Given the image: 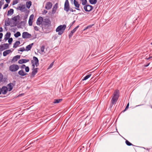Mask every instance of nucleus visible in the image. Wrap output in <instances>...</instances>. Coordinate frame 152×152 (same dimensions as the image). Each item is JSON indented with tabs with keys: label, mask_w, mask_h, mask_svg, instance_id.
I'll list each match as a JSON object with an SVG mask.
<instances>
[{
	"label": "nucleus",
	"mask_w": 152,
	"mask_h": 152,
	"mask_svg": "<svg viewBox=\"0 0 152 152\" xmlns=\"http://www.w3.org/2000/svg\"><path fill=\"white\" fill-rule=\"evenodd\" d=\"M51 22L48 18L44 19L42 24V29L44 32L47 33V30L51 26Z\"/></svg>",
	"instance_id": "nucleus-1"
},
{
	"label": "nucleus",
	"mask_w": 152,
	"mask_h": 152,
	"mask_svg": "<svg viewBox=\"0 0 152 152\" xmlns=\"http://www.w3.org/2000/svg\"><path fill=\"white\" fill-rule=\"evenodd\" d=\"M119 91L118 89H116L114 91L111 100V102L113 105L116 103L119 96Z\"/></svg>",
	"instance_id": "nucleus-2"
},
{
	"label": "nucleus",
	"mask_w": 152,
	"mask_h": 152,
	"mask_svg": "<svg viewBox=\"0 0 152 152\" xmlns=\"http://www.w3.org/2000/svg\"><path fill=\"white\" fill-rule=\"evenodd\" d=\"M66 28V25L65 24L61 25L58 26L56 28V31L58 32L59 35H61L63 34Z\"/></svg>",
	"instance_id": "nucleus-3"
},
{
	"label": "nucleus",
	"mask_w": 152,
	"mask_h": 152,
	"mask_svg": "<svg viewBox=\"0 0 152 152\" xmlns=\"http://www.w3.org/2000/svg\"><path fill=\"white\" fill-rule=\"evenodd\" d=\"M33 59L34 60L35 63H34V61L33 60H31V62L32 64L33 69H35V65L36 67H37L39 65V60L37 57L33 56Z\"/></svg>",
	"instance_id": "nucleus-4"
},
{
	"label": "nucleus",
	"mask_w": 152,
	"mask_h": 152,
	"mask_svg": "<svg viewBox=\"0 0 152 152\" xmlns=\"http://www.w3.org/2000/svg\"><path fill=\"white\" fill-rule=\"evenodd\" d=\"M19 68V67L17 64H13L10 65L9 67V70L11 72H15Z\"/></svg>",
	"instance_id": "nucleus-5"
},
{
	"label": "nucleus",
	"mask_w": 152,
	"mask_h": 152,
	"mask_svg": "<svg viewBox=\"0 0 152 152\" xmlns=\"http://www.w3.org/2000/svg\"><path fill=\"white\" fill-rule=\"evenodd\" d=\"M83 8L86 12H89L92 10L93 8V7L91 5L87 4L85 5Z\"/></svg>",
	"instance_id": "nucleus-6"
},
{
	"label": "nucleus",
	"mask_w": 152,
	"mask_h": 152,
	"mask_svg": "<svg viewBox=\"0 0 152 152\" xmlns=\"http://www.w3.org/2000/svg\"><path fill=\"white\" fill-rule=\"evenodd\" d=\"M64 10L68 12L69 10V5L68 0H66L64 5Z\"/></svg>",
	"instance_id": "nucleus-7"
},
{
	"label": "nucleus",
	"mask_w": 152,
	"mask_h": 152,
	"mask_svg": "<svg viewBox=\"0 0 152 152\" xmlns=\"http://www.w3.org/2000/svg\"><path fill=\"white\" fill-rule=\"evenodd\" d=\"M7 91L8 88L6 86H3L1 88H0V94L1 93L4 94H6L7 93Z\"/></svg>",
	"instance_id": "nucleus-8"
},
{
	"label": "nucleus",
	"mask_w": 152,
	"mask_h": 152,
	"mask_svg": "<svg viewBox=\"0 0 152 152\" xmlns=\"http://www.w3.org/2000/svg\"><path fill=\"white\" fill-rule=\"evenodd\" d=\"M22 37L23 38H29L31 37V35L27 32H23L22 35Z\"/></svg>",
	"instance_id": "nucleus-9"
},
{
	"label": "nucleus",
	"mask_w": 152,
	"mask_h": 152,
	"mask_svg": "<svg viewBox=\"0 0 152 152\" xmlns=\"http://www.w3.org/2000/svg\"><path fill=\"white\" fill-rule=\"evenodd\" d=\"M0 48L1 49V50L2 51L9 48V45L8 43L1 44L0 45Z\"/></svg>",
	"instance_id": "nucleus-10"
},
{
	"label": "nucleus",
	"mask_w": 152,
	"mask_h": 152,
	"mask_svg": "<svg viewBox=\"0 0 152 152\" xmlns=\"http://www.w3.org/2000/svg\"><path fill=\"white\" fill-rule=\"evenodd\" d=\"M43 20V18L41 17H39L37 19V22L36 24L37 25H40V24H42Z\"/></svg>",
	"instance_id": "nucleus-11"
},
{
	"label": "nucleus",
	"mask_w": 152,
	"mask_h": 152,
	"mask_svg": "<svg viewBox=\"0 0 152 152\" xmlns=\"http://www.w3.org/2000/svg\"><path fill=\"white\" fill-rule=\"evenodd\" d=\"M86 149L84 146H81L78 148L77 152H86Z\"/></svg>",
	"instance_id": "nucleus-12"
},
{
	"label": "nucleus",
	"mask_w": 152,
	"mask_h": 152,
	"mask_svg": "<svg viewBox=\"0 0 152 152\" xmlns=\"http://www.w3.org/2000/svg\"><path fill=\"white\" fill-rule=\"evenodd\" d=\"M17 9L20 10L21 12H24L26 11V10H25V9H26V8L25 5H22L21 6H19L18 7Z\"/></svg>",
	"instance_id": "nucleus-13"
},
{
	"label": "nucleus",
	"mask_w": 152,
	"mask_h": 152,
	"mask_svg": "<svg viewBox=\"0 0 152 152\" xmlns=\"http://www.w3.org/2000/svg\"><path fill=\"white\" fill-rule=\"evenodd\" d=\"M52 6V3L50 2H48L45 6V8L48 10L50 9Z\"/></svg>",
	"instance_id": "nucleus-14"
},
{
	"label": "nucleus",
	"mask_w": 152,
	"mask_h": 152,
	"mask_svg": "<svg viewBox=\"0 0 152 152\" xmlns=\"http://www.w3.org/2000/svg\"><path fill=\"white\" fill-rule=\"evenodd\" d=\"M74 4L76 7L75 9L78 10H80L78 8L79 7L80 4H79L78 2L76 0H74Z\"/></svg>",
	"instance_id": "nucleus-15"
},
{
	"label": "nucleus",
	"mask_w": 152,
	"mask_h": 152,
	"mask_svg": "<svg viewBox=\"0 0 152 152\" xmlns=\"http://www.w3.org/2000/svg\"><path fill=\"white\" fill-rule=\"evenodd\" d=\"M38 69V68H37L33 69V71L31 72V77H34V76L37 73V70Z\"/></svg>",
	"instance_id": "nucleus-16"
},
{
	"label": "nucleus",
	"mask_w": 152,
	"mask_h": 152,
	"mask_svg": "<svg viewBox=\"0 0 152 152\" xmlns=\"http://www.w3.org/2000/svg\"><path fill=\"white\" fill-rule=\"evenodd\" d=\"M29 61V59H22L18 61V63L19 64H22L23 63H25Z\"/></svg>",
	"instance_id": "nucleus-17"
},
{
	"label": "nucleus",
	"mask_w": 152,
	"mask_h": 152,
	"mask_svg": "<svg viewBox=\"0 0 152 152\" xmlns=\"http://www.w3.org/2000/svg\"><path fill=\"white\" fill-rule=\"evenodd\" d=\"M11 36V33L10 32H7L5 35L4 40L6 41L8 40L10 38Z\"/></svg>",
	"instance_id": "nucleus-18"
},
{
	"label": "nucleus",
	"mask_w": 152,
	"mask_h": 152,
	"mask_svg": "<svg viewBox=\"0 0 152 152\" xmlns=\"http://www.w3.org/2000/svg\"><path fill=\"white\" fill-rule=\"evenodd\" d=\"M18 74L22 76H23L27 74V73L25 72L23 70H21L18 71Z\"/></svg>",
	"instance_id": "nucleus-19"
},
{
	"label": "nucleus",
	"mask_w": 152,
	"mask_h": 152,
	"mask_svg": "<svg viewBox=\"0 0 152 152\" xmlns=\"http://www.w3.org/2000/svg\"><path fill=\"white\" fill-rule=\"evenodd\" d=\"M13 83H10L7 85V86L8 87V91H10L13 88Z\"/></svg>",
	"instance_id": "nucleus-20"
},
{
	"label": "nucleus",
	"mask_w": 152,
	"mask_h": 152,
	"mask_svg": "<svg viewBox=\"0 0 152 152\" xmlns=\"http://www.w3.org/2000/svg\"><path fill=\"white\" fill-rule=\"evenodd\" d=\"M26 22L25 21H21L20 23L19 26H18V28H22V27H24Z\"/></svg>",
	"instance_id": "nucleus-21"
},
{
	"label": "nucleus",
	"mask_w": 152,
	"mask_h": 152,
	"mask_svg": "<svg viewBox=\"0 0 152 152\" xmlns=\"http://www.w3.org/2000/svg\"><path fill=\"white\" fill-rule=\"evenodd\" d=\"M33 44V43H32L29 45H28L26 47V49L25 50H26L27 51H28L30 50L31 49Z\"/></svg>",
	"instance_id": "nucleus-22"
},
{
	"label": "nucleus",
	"mask_w": 152,
	"mask_h": 152,
	"mask_svg": "<svg viewBox=\"0 0 152 152\" xmlns=\"http://www.w3.org/2000/svg\"><path fill=\"white\" fill-rule=\"evenodd\" d=\"M12 51L10 50H5L3 53V55L4 56H6L7 55L11 52Z\"/></svg>",
	"instance_id": "nucleus-23"
},
{
	"label": "nucleus",
	"mask_w": 152,
	"mask_h": 152,
	"mask_svg": "<svg viewBox=\"0 0 152 152\" xmlns=\"http://www.w3.org/2000/svg\"><path fill=\"white\" fill-rule=\"evenodd\" d=\"M20 58V55H17V56H14L12 59V61H14V62H15V61H16L18 59H19Z\"/></svg>",
	"instance_id": "nucleus-24"
},
{
	"label": "nucleus",
	"mask_w": 152,
	"mask_h": 152,
	"mask_svg": "<svg viewBox=\"0 0 152 152\" xmlns=\"http://www.w3.org/2000/svg\"><path fill=\"white\" fill-rule=\"evenodd\" d=\"M32 5V3L31 1H27L26 2V7L28 9H29Z\"/></svg>",
	"instance_id": "nucleus-25"
},
{
	"label": "nucleus",
	"mask_w": 152,
	"mask_h": 152,
	"mask_svg": "<svg viewBox=\"0 0 152 152\" xmlns=\"http://www.w3.org/2000/svg\"><path fill=\"white\" fill-rule=\"evenodd\" d=\"M14 13V10L12 9H10V10H8L7 12V15L8 16L10 15H11L13 14Z\"/></svg>",
	"instance_id": "nucleus-26"
},
{
	"label": "nucleus",
	"mask_w": 152,
	"mask_h": 152,
	"mask_svg": "<svg viewBox=\"0 0 152 152\" xmlns=\"http://www.w3.org/2000/svg\"><path fill=\"white\" fill-rule=\"evenodd\" d=\"M20 42L19 41H16L14 44L13 48H16L20 44Z\"/></svg>",
	"instance_id": "nucleus-27"
},
{
	"label": "nucleus",
	"mask_w": 152,
	"mask_h": 152,
	"mask_svg": "<svg viewBox=\"0 0 152 152\" xmlns=\"http://www.w3.org/2000/svg\"><path fill=\"white\" fill-rule=\"evenodd\" d=\"M62 100V99H55L53 103L54 104L58 103Z\"/></svg>",
	"instance_id": "nucleus-28"
},
{
	"label": "nucleus",
	"mask_w": 152,
	"mask_h": 152,
	"mask_svg": "<svg viewBox=\"0 0 152 152\" xmlns=\"http://www.w3.org/2000/svg\"><path fill=\"white\" fill-rule=\"evenodd\" d=\"M89 2L91 4H95L97 2V0H89Z\"/></svg>",
	"instance_id": "nucleus-29"
},
{
	"label": "nucleus",
	"mask_w": 152,
	"mask_h": 152,
	"mask_svg": "<svg viewBox=\"0 0 152 152\" xmlns=\"http://www.w3.org/2000/svg\"><path fill=\"white\" fill-rule=\"evenodd\" d=\"M10 22L9 21V18H8L7 20H5V25L6 26H8L10 25Z\"/></svg>",
	"instance_id": "nucleus-30"
},
{
	"label": "nucleus",
	"mask_w": 152,
	"mask_h": 152,
	"mask_svg": "<svg viewBox=\"0 0 152 152\" xmlns=\"http://www.w3.org/2000/svg\"><path fill=\"white\" fill-rule=\"evenodd\" d=\"M91 74H89L88 75H86V76H85L83 78L82 80H86L88 79V78H89L91 76Z\"/></svg>",
	"instance_id": "nucleus-31"
},
{
	"label": "nucleus",
	"mask_w": 152,
	"mask_h": 152,
	"mask_svg": "<svg viewBox=\"0 0 152 152\" xmlns=\"http://www.w3.org/2000/svg\"><path fill=\"white\" fill-rule=\"evenodd\" d=\"M19 18L20 16L19 15H18L12 18V20H14L15 22H16L17 21V19H19Z\"/></svg>",
	"instance_id": "nucleus-32"
},
{
	"label": "nucleus",
	"mask_w": 152,
	"mask_h": 152,
	"mask_svg": "<svg viewBox=\"0 0 152 152\" xmlns=\"http://www.w3.org/2000/svg\"><path fill=\"white\" fill-rule=\"evenodd\" d=\"M21 35L20 33L19 32H17L15 34H14V36L16 38L20 36Z\"/></svg>",
	"instance_id": "nucleus-33"
},
{
	"label": "nucleus",
	"mask_w": 152,
	"mask_h": 152,
	"mask_svg": "<svg viewBox=\"0 0 152 152\" xmlns=\"http://www.w3.org/2000/svg\"><path fill=\"white\" fill-rule=\"evenodd\" d=\"M125 143L128 146L133 145L129 141L126 140L125 141Z\"/></svg>",
	"instance_id": "nucleus-34"
},
{
	"label": "nucleus",
	"mask_w": 152,
	"mask_h": 152,
	"mask_svg": "<svg viewBox=\"0 0 152 152\" xmlns=\"http://www.w3.org/2000/svg\"><path fill=\"white\" fill-rule=\"evenodd\" d=\"M129 103H128V104H127L126 106V107H125V109L122 111L121 112V113H124L125 112L126 110H127L128 108H129Z\"/></svg>",
	"instance_id": "nucleus-35"
},
{
	"label": "nucleus",
	"mask_w": 152,
	"mask_h": 152,
	"mask_svg": "<svg viewBox=\"0 0 152 152\" xmlns=\"http://www.w3.org/2000/svg\"><path fill=\"white\" fill-rule=\"evenodd\" d=\"M82 1V4L83 5H86V4L87 3V0H81Z\"/></svg>",
	"instance_id": "nucleus-36"
},
{
	"label": "nucleus",
	"mask_w": 152,
	"mask_h": 152,
	"mask_svg": "<svg viewBox=\"0 0 152 152\" xmlns=\"http://www.w3.org/2000/svg\"><path fill=\"white\" fill-rule=\"evenodd\" d=\"M94 25V24H92L88 25L84 29V30L85 31L87 29L90 28L92 27V26Z\"/></svg>",
	"instance_id": "nucleus-37"
},
{
	"label": "nucleus",
	"mask_w": 152,
	"mask_h": 152,
	"mask_svg": "<svg viewBox=\"0 0 152 152\" xmlns=\"http://www.w3.org/2000/svg\"><path fill=\"white\" fill-rule=\"evenodd\" d=\"M79 27V25L77 26L75 28H74L73 30L71 31V32H72V33H74L77 30V28Z\"/></svg>",
	"instance_id": "nucleus-38"
},
{
	"label": "nucleus",
	"mask_w": 152,
	"mask_h": 152,
	"mask_svg": "<svg viewBox=\"0 0 152 152\" xmlns=\"http://www.w3.org/2000/svg\"><path fill=\"white\" fill-rule=\"evenodd\" d=\"M19 0H14L12 2V5H15V4H17Z\"/></svg>",
	"instance_id": "nucleus-39"
},
{
	"label": "nucleus",
	"mask_w": 152,
	"mask_h": 152,
	"mask_svg": "<svg viewBox=\"0 0 152 152\" xmlns=\"http://www.w3.org/2000/svg\"><path fill=\"white\" fill-rule=\"evenodd\" d=\"M56 10H57V8L56 7H53V8L52 11V13L54 14L55 13V12L56 11Z\"/></svg>",
	"instance_id": "nucleus-40"
},
{
	"label": "nucleus",
	"mask_w": 152,
	"mask_h": 152,
	"mask_svg": "<svg viewBox=\"0 0 152 152\" xmlns=\"http://www.w3.org/2000/svg\"><path fill=\"white\" fill-rule=\"evenodd\" d=\"M26 50L25 48L24 47H23L22 48H20L18 50V51H19L21 52H23L24 51Z\"/></svg>",
	"instance_id": "nucleus-41"
},
{
	"label": "nucleus",
	"mask_w": 152,
	"mask_h": 152,
	"mask_svg": "<svg viewBox=\"0 0 152 152\" xmlns=\"http://www.w3.org/2000/svg\"><path fill=\"white\" fill-rule=\"evenodd\" d=\"M8 40V42L9 43V44L10 45L11 44L13 41V39H12V38H10Z\"/></svg>",
	"instance_id": "nucleus-42"
},
{
	"label": "nucleus",
	"mask_w": 152,
	"mask_h": 152,
	"mask_svg": "<svg viewBox=\"0 0 152 152\" xmlns=\"http://www.w3.org/2000/svg\"><path fill=\"white\" fill-rule=\"evenodd\" d=\"M34 17V15L33 14L31 15L29 17V20H33Z\"/></svg>",
	"instance_id": "nucleus-43"
},
{
	"label": "nucleus",
	"mask_w": 152,
	"mask_h": 152,
	"mask_svg": "<svg viewBox=\"0 0 152 152\" xmlns=\"http://www.w3.org/2000/svg\"><path fill=\"white\" fill-rule=\"evenodd\" d=\"M25 70L26 72H28L29 71V67L28 66H26L25 68Z\"/></svg>",
	"instance_id": "nucleus-44"
},
{
	"label": "nucleus",
	"mask_w": 152,
	"mask_h": 152,
	"mask_svg": "<svg viewBox=\"0 0 152 152\" xmlns=\"http://www.w3.org/2000/svg\"><path fill=\"white\" fill-rule=\"evenodd\" d=\"M45 48V47L44 46V45H42L41 47V48H40L41 51L42 52H43L44 51Z\"/></svg>",
	"instance_id": "nucleus-45"
},
{
	"label": "nucleus",
	"mask_w": 152,
	"mask_h": 152,
	"mask_svg": "<svg viewBox=\"0 0 152 152\" xmlns=\"http://www.w3.org/2000/svg\"><path fill=\"white\" fill-rule=\"evenodd\" d=\"M28 24L30 26H31L32 24V20H28Z\"/></svg>",
	"instance_id": "nucleus-46"
},
{
	"label": "nucleus",
	"mask_w": 152,
	"mask_h": 152,
	"mask_svg": "<svg viewBox=\"0 0 152 152\" xmlns=\"http://www.w3.org/2000/svg\"><path fill=\"white\" fill-rule=\"evenodd\" d=\"M73 34L72 33V32H71V31L70 32L69 35V38L71 37L72 36Z\"/></svg>",
	"instance_id": "nucleus-47"
},
{
	"label": "nucleus",
	"mask_w": 152,
	"mask_h": 152,
	"mask_svg": "<svg viewBox=\"0 0 152 152\" xmlns=\"http://www.w3.org/2000/svg\"><path fill=\"white\" fill-rule=\"evenodd\" d=\"M8 4H5L3 7V9H6L7 7H8Z\"/></svg>",
	"instance_id": "nucleus-48"
},
{
	"label": "nucleus",
	"mask_w": 152,
	"mask_h": 152,
	"mask_svg": "<svg viewBox=\"0 0 152 152\" xmlns=\"http://www.w3.org/2000/svg\"><path fill=\"white\" fill-rule=\"evenodd\" d=\"M27 17H28V15H25L24 17V18H23V20H24V21L25 22H26V19L27 18Z\"/></svg>",
	"instance_id": "nucleus-49"
},
{
	"label": "nucleus",
	"mask_w": 152,
	"mask_h": 152,
	"mask_svg": "<svg viewBox=\"0 0 152 152\" xmlns=\"http://www.w3.org/2000/svg\"><path fill=\"white\" fill-rule=\"evenodd\" d=\"M34 29L35 31H39V28L37 26H34Z\"/></svg>",
	"instance_id": "nucleus-50"
},
{
	"label": "nucleus",
	"mask_w": 152,
	"mask_h": 152,
	"mask_svg": "<svg viewBox=\"0 0 152 152\" xmlns=\"http://www.w3.org/2000/svg\"><path fill=\"white\" fill-rule=\"evenodd\" d=\"M26 67V65L25 64H23L21 66V68L22 69Z\"/></svg>",
	"instance_id": "nucleus-51"
},
{
	"label": "nucleus",
	"mask_w": 152,
	"mask_h": 152,
	"mask_svg": "<svg viewBox=\"0 0 152 152\" xmlns=\"http://www.w3.org/2000/svg\"><path fill=\"white\" fill-rule=\"evenodd\" d=\"M75 21L74 20L73 22H72V23L70 24V27L69 28L72 26V25L74 24V23H75Z\"/></svg>",
	"instance_id": "nucleus-52"
},
{
	"label": "nucleus",
	"mask_w": 152,
	"mask_h": 152,
	"mask_svg": "<svg viewBox=\"0 0 152 152\" xmlns=\"http://www.w3.org/2000/svg\"><path fill=\"white\" fill-rule=\"evenodd\" d=\"M53 65V62L49 66V68H51L52 67Z\"/></svg>",
	"instance_id": "nucleus-53"
},
{
	"label": "nucleus",
	"mask_w": 152,
	"mask_h": 152,
	"mask_svg": "<svg viewBox=\"0 0 152 152\" xmlns=\"http://www.w3.org/2000/svg\"><path fill=\"white\" fill-rule=\"evenodd\" d=\"M150 63L147 64H145L144 65L145 67H146L148 66L150 64Z\"/></svg>",
	"instance_id": "nucleus-54"
},
{
	"label": "nucleus",
	"mask_w": 152,
	"mask_h": 152,
	"mask_svg": "<svg viewBox=\"0 0 152 152\" xmlns=\"http://www.w3.org/2000/svg\"><path fill=\"white\" fill-rule=\"evenodd\" d=\"M3 34L2 33H0V39L2 38L3 37Z\"/></svg>",
	"instance_id": "nucleus-55"
},
{
	"label": "nucleus",
	"mask_w": 152,
	"mask_h": 152,
	"mask_svg": "<svg viewBox=\"0 0 152 152\" xmlns=\"http://www.w3.org/2000/svg\"><path fill=\"white\" fill-rule=\"evenodd\" d=\"M47 12V11L45 10H44L43 11V13L46 14Z\"/></svg>",
	"instance_id": "nucleus-56"
},
{
	"label": "nucleus",
	"mask_w": 152,
	"mask_h": 152,
	"mask_svg": "<svg viewBox=\"0 0 152 152\" xmlns=\"http://www.w3.org/2000/svg\"><path fill=\"white\" fill-rule=\"evenodd\" d=\"M5 1L7 4H9L10 2V0H5Z\"/></svg>",
	"instance_id": "nucleus-57"
},
{
	"label": "nucleus",
	"mask_w": 152,
	"mask_h": 152,
	"mask_svg": "<svg viewBox=\"0 0 152 152\" xmlns=\"http://www.w3.org/2000/svg\"><path fill=\"white\" fill-rule=\"evenodd\" d=\"M57 6H58V4L57 3H56V4H55V5H54L53 7H56V8H57Z\"/></svg>",
	"instance_id": "nucleus-58"
},
{
	"label": "nucleus",
	"mask_w": 152,
	"mask_h": 152,
	"mask_svg": "<svg viewBox=\"0 0 152 152\" xmlns=\"http://www.w3.org/2000/svg\"><path fill=\"white\" fill-rule=\"evenodd\" d=\"M69 10L70 11H71V12H74V10H73V9H72V8H69Z\"/></svg>",
	"instance_id": "nucleus-59"
},
{
	"label": "nucleus",
	"mask_w": 152,
	"mask_h": 152,
	"mask_svg": "<svg viewBox=\"0 0 152 152\" xmlns=\"http://www.w3.org/2000/svg\"><path fill=\"white\" fill-rule=\"evenodd\" d=\"M3 31V28L2 27H0V32H1Z\"/></svg>",
	"instance_id": "nucleus-60"
},
{
	"label": "nucleus",
	"mask_w": 152,
	"mask_h": 152,
	"mask_svg": "<svg viewBox=\"0 0 152 152\" xmlns=\"http://www.w3.org/2000/svg\"><path fill=\"white\" fill-rule=\"evenodd\" d=\"M152 58V56H149L148 58H147V60H148Z\"/></svg>",
	"instance_id": "nucleus-61"
},
{
	"label": "nucleus",
	"mask_w": 152,
	"mask_h": 152,
	"mask_svg": "<svg viewBox=\"0 0 152 152\" xmlns=\"http://www.w3.org/2000/svg\"><path fill=\"white\" fill-rule=\"evenodd\" d=\"M91 8V7H88V10H90V9Z\"/></svg>",
	"instance_id": "nucleus-62"
},
{
	"label": "nucleus",
	"mask_w": 152,
	"mask_h": 152,
	"mask_svg": "<svg viewBox=\"0 0 152 152\" xmlns=\"http://www.w3.org/2000/svg\"><path fill=\"white\" fill-rule=\"evenodd\" d=\"M142 104H141V105H136V107H137V106H140V105H142Z\"/></svg>",
	"instance_id": "nucleus-63"
},
{
	"label": "nucleus",
	"mask_w": 152,
	"mask_h": 152,
	"mask_svg": "<svg viewBox=\"0 0 152 152\" xmlns=\"http://www.w3.org/2000/svg\"><path fill=\"white\" fill-rule=\"evenodd\" d=\"M146 149H147V150H148V151H149V148H147Z\"/></svg>",
	"instance_id": "nucleus-64"
}]
</instances>
